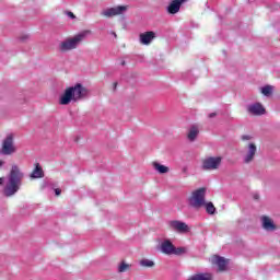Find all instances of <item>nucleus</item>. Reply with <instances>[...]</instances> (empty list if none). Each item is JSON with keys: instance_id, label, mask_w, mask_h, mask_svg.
<instances>
[{"instance_id": "obj_5", "label": "nucleus", "mask_w": 280, "mask_h": 280, "mask_svg": "<svg viewBox=\"0 0 280 280\" xmlns=\"http://www.w3.org/2000/svg\"><path fill=\"white\" fill-rule=\"evenodd\" d=\"M16 152L14 145V133H9L2 141L1 154L10 156Z\"/></svg>"}, {"instance_id": "obj_2", "label": "nucleus", "mask_w": 280, "mask_h": 280, "mask_svg": "<svg viewBox=\"0 0 280 280\" xmlns=\"http://www.w3.org/2000/svg\"><path fill=\"white\" fill-rule=\"evenodd\" d=\"M89 95V90L82 84L77 83L74 86L67 88L63 94L59 97V104L61 106H68L71 102H80Z\"/></svg>"}, {"instance_id": "obj_31", "label": "nucleus", "mask_w": 280, "mask_h": 280, "mask_svg": "<svg viewBox=\"0 0 280 280\" xmlns=\"http://www.w3.org/2000/svg\"><path fill=\"white\" fill-rule=\"evenodd\" d=\"M209 117H210V118L215 117V113H211V114L209 115Z\"/></svg>"}, {"instance_id": "obj_15", "label": "nucleus", "mask_w": 280, "mask_h": 280, "mask_svg": "<svg viewBox=\"0 0 280 280\" xmlns=\"http://www.w3.org/2000/svg\"><path fill=\"white\" fill-rule=\"evenodd\" d=\"M160 249L164 255H173L174 244L170 240H165L161 243Z\"/></svg>"}, {"instance_id": "obj_13", "label": "nucleus", "mask_w": 280, "mask_h": 280, "mask_svg": "<svg viewBox=\"0 0 280 280\" xmlns=\"http://www.w3.org/2000/svg\"><path fill=\"white\" fill-rule=\"evenodd\" d=\"M211 261L214 266H218L220 272H224V270H226L229 260H226L224 257L214 256V257H212Z\"/></svg>"}, {"instance_id": "obj_30", "label": "nucleus", "mask_w": 280, "mask_h": 280, "mask_svg": "<svg viewBox=\"0 0 280 280\" xmlns=\"http://www.w3.org/2000/svg\"><path fill=\"white\" fill-rule=\"evenodd\" d=\"M3 165H5V162H3L2 160H0V167H2Z\"/></svg>"}, {"instance_id": "obj_21", "label": "nucleus", "mask_w": 280, "mask_h": 280, "mask_svg": "<svg viewBox=\"0 0 280 280\" xmlns=\"http://www.w3.org/2000/svg\"><path fill=\"white\" fill-rule=\"evenodd\" d=\"M130 268H132V265H130L126 261H121L118 265V272H128V270H130Z\"/></svg>"}, {"instance_id": "obj_18", "label": "nucleus", "mask_w": 280, "mask_h": 280, "mask_svg": "<svg viewBox=\"0 0 280 280\" xmlns=\"http://www.w3.org/2000/svg\"><path fill=\"white\" fill-rule=\"evenodd\" d=\"M152 167L155 170L158 174H167L170 172V167L159 163V162H153Z\"/></svg>"}, {"instance_id": "obj_16", "label": "nucleus", "mask_w": 280, "mask_h": 280, "mask_svg": "<svg viewBox=\"0 0 280 280\" xmlns=\"http://www.w3.org/2000/svg\"><path fill=\"white\" fill-rule=\"evenodd\" d=\"M198 135H200V129L198 128V126L192 125L188 129V133H187L188 141H196V139H198Z\"/></svg>"}, {"instance_id": "obj_32", "label": "nucleus", "mask_w": 280, "mask_h": 280, "mask_svg": "<svg viewBox=\"0 0 280 280\" xmlns=\"http://www.w3.org/2000/svg\"><path fill=\"white\" fill-rule=\"evenodd\" d=\"M114 36H117V34L114 33Z\"/></svg>"}, {"instance_id": "obj_26", "label": "nucleus", "mask_w": 280, "mask_h": 280, "mask_svg": "<svg viewBox=\"0 0 280 280\" xmlns=\"http://www.w3.org/2000/svg\"><path fill=\"white\" fill-rule=\"evenodd\" d=\"M67 16H69V19H75V14H73L71 11L67 12Z\"/></svg>"}, {"instance_id": "obj_17", "label": "nucleus", "mask_w": 280, "mask_h": 280, "mask_svg": "<svg viewBox=\"0 0 280 280\" xmlns=\"http://www.w3.org/2000/svg\"><path fill=\"white\" fill-rule=\"evenodd\" d=\"M187 280H213V275L211 273H195L190 276Z\"/></svg>"}, {"instance_id": "obj_28", "label": "nucleus", "mask_w": 280, "mask_h": 280, "mask_svg": "<svg viewBox=\"0 0 280 280\" xmlns=\"http://www.w3.org/2000/svg\"><path fill=\"white\" fill-rule=\"evenodd\" d=\"M27 38H30V37L27 35H25V36L21 37V40H27Z\"/></svg>"}, {"instance_id": "obj_29", "label": "nucleus", "mask_w": 280, "mask_h": 280, "mask_svg": "<svg viewBox=\"0 0 280 280\" xmlns=\"http://www.w3.org/2000/svg\"><path fill=\"white\" fill-rule=\"evenodd\" d=\"M5 180L4 177H0V185H3V182Z\"/></svg>"}, {"instance_id": "obj_3", "label": "nucleus", "mask_w": 280, "mask_h": 280, "mask_svg": "<svg viewBox=\"0 0 280 280\" xmlns=\"http://www.w3.org/2000/svg\"><path fill=\"white\" fill-rule=\"evenodd\" d=\"M90 34H91V31H82L77 35H74L73 37H69L65 39L59 44L60 51H71L73 49H78V46L80 45V43H82V40H84L86 36H89Z\"/></svg>"}, {"instance_id": "obj_24", "label": "nucleus", "mask_w": 280, "mask_h": 280, "mask_svg": "<svg viewBox=\"0 0 280 280\" xmlns=\"http://www.w3.org/2000/svg\"><path fill=\"white\" fill-rule=\"evenodd\" d=\"M187 249L185 247H173V255H185Z\"/></svg>"}, {"instance_id": "obj_4", "label": "nucleus", "mask_w": 280, "mask_h": 280, "mask_svg": "<svg viewBox=\"0 0 280 280\" xmlns=\"http://www.w3.org/2000/svg\"><path fill=\"white\" fill-rule=\"evenodd\" d=\"M207 194L206 188H199L195 190L188 199V205L192 207V209H202L205 207V196Z\"/></svg>"}, {"instance_id": "obj_11", "label": "nucleus", "mask_w": 280, "mask_h": 280, "mask_svg": "<svg viewBox=\"0 0 280 280\" xmlns=\"http://www.w3.org/2000/svg\"><path fill=\"white\" fill-rule=\"evenodd\" d=\"M261 226L265 231L272 232L277 231V224H275V221L267 215H262L260 218Z\"/></svg>"}, {"instance_id": "obj_8", "label": "nucleus", "mask_w": 280, "mask_h": 280, "mask_svg": "<svg viewBox=\"0 0 280 280\" xmlns=\"http://www.w3.org/2000/svg\"><path fill=\"white\" fill-rule=\"evenodd\" d=\"M256 154H257V144H255V142L248 143L243 154V162L246 164L253 163V161H255Z\"/></svg>"}, {"instance_id": "obj_20", "label": "nucleus", "mask_w": 280, "mask_h": 280, "mask_svg": "<svg viewBox=\"0 0 280 280\" xmlns=\"http://www.w3.org/2000/svg\"><path fill=\"white\" fill-rule=\"evenodd\" d=\"M31 178H43V168L40 164H36L34 171L31 174Z\"/></svg>"}, {"instance_id": "obj_6", "label": "nucleus", "mask_w": 280, "mask_h": 280, "mask_svg": "<svg viewBox=\"0 0 280 280\" xmlns=\"http://www.w3.org/2000/svg\"><path fill=\"white\" fill-rule=\"evenodd\" d=\"M220 165H222V156H209L203 159L201 167L207 172H211L213 170H219Z\"/></svg>"}, {"instance_id": "obj_27", "label": "nucleus", "mask_w": 280, "mask_h": 280, "mask_svg": "<svg viewBox=\"0 0 280 280\" xmlns=\"http://www.w3.org/2000/svg\"><path fill=\"white\" fill-rule=\"evenodd\" d=\"M55 194H56V196H60V194H62V190H60V188H56Z\"/></svg>"}, {"instance_id": "obj_19", "label": "nucleus", "mask_w": 280, "mask_h": 280, "mask_svg": "<svg viewBox=\"0 0 280 280\" xmlns=\"http://www.w3.org/2000/svg\"><path fill=\"white\" fill-rule=\"evenodd\" d=\"M260 92L265 97H270L272 93H275V86L273 85H265L260 89Z\"/></svg>"}, {"instance_id": "obj_22", "label": "nucleus", "mask_w": 280, "mask_h": 280, "mask_svg": "<svg viewBox=\"0 0 280 280\" xmlns=\"http://www.w3.org/2000/svg\"><path fill=\"white\" fill-rule=\"evenodd\" d=\"M207 213H209L210 215H213V213H215V206H213V202H205V206Z\"/></svg>"}, {"instance_id": "obj_10", "label": "nucleus", "mask_w": 280, "mask_h": 280, "mask_svg": "<svg viewBox=\"0 0 280 280\" xmlns=\"http://www.w3.org/2000/svg\"><path fill=\"white\" fill-rule=\"evenodd\" d=\"M156 38V33L153 31L144 32L139 35L140 45H150Z\"/></svg>"}, {"instance_id": "obj_23", "label": "nucleus", "mask_w": 280, "mask_h": 280, "mask_svg": "<svg viewBox=\"0 0 280 280\" xmlns=\"http://www.w3.org/2000/svg\"><path fill=\"white\" fill-rule=\"evenodd\" d=\"M140 266H142V268H154V261L144 258L140 260Z\"/></svg>"}, {"instance_id": "obj_14", "label": "nucleus", "mask_w": 280, "mask_h": 280, "mask_svg": "<svg viewBox=\"0 0 280 280\" xmlns=\"http://www.w3.org/2000/svg\"><path fill=\"white\" fill-rule=\"evenodd\" d=\"M184 2L185 0H172L167 7L168 14H178L180 11V5H183Z\"/></svg>"}, {"instance_id": "obj_1", "label": "nucleus", "mask_w": 280, "mask_h": 280, "mask_svg": "<svg viewBox=\"0 0 280 280\" xmlns=\"http://www.w3.org/2000/svg\"><path fill=\"white\" fill-rule=\"evenodd\" d=\"M24 176L25 175L23 174V172H21L19 165L13 164L11 166V171L8 175V182L3 188V195L7 198H12V196H14L19 191V189H21Z\"/></svg>"}, {"instance_id": "obj_9", "label": "nucleus", "mask_w": 280, "mask_h": 280, "mask_svg": "<svg viewBox=\"0 0 280 280\" xmlns=\"http://www.w3.org/2000/svg\"><path fill=\"white\" fill-rule=\"evenodd\" d=\"M168 226L170 229H172V231H175L176 233H189V225H187V223L183 222V221H171L168 222Z\"/></svg>"}, {"instance_id": "obj_25", "label": "nucleus", "mask_w": 280, "mask_h": 280, "mask_svg": "<svg viewBox=\"0 0 280 280\" xmlns=\"http://www.w3.org/2000/svg\"><path fill=\"white\" fill-rule=\"evenodd\" d=\"M250 139H253V137L248 135L242 136V141H250Z\"/></svg>"}, {"instance_id": "obj_12", "label": "nucleus", "mask_w": 280, "mask_h": 280, "mask_svg": "<svg viewBox=\"0 0 280 280\" xmlns=\"http://www.w3.org/2000/svg\"><path fill=\"white\" fill-rule=\"evenodd\" d=\"M247 113H249V115L256 116L265 115L266 108H264V106L260 103H255L247 106Z\"/></svg>"}, {"instance_id": "obj_7", "label": "nucleus", "mask_w": 280, "mask_h": 280, "mask_svg": "<svg viewBox=\"0 0 280 280\" xmlns=\"http://www.w3.org/2000/svg\"><path fill=\"white\" fill-rule=\"evenodd\" d=\"M128 11V5H118L113 8H107L102 11V16H106L107 19H112V16H119L120 14H125Z\"/></svg>"}]
</instances>
